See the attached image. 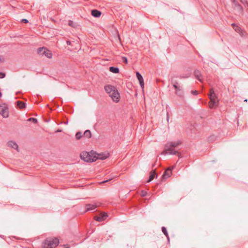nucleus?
<instances>
[{
	"instance_id": "dca6fc26",
	"label": "nucleus",
	"mask_w": 248,
	"mask_h": 248,
	"mask_svg": "<svg viewBox=\"0 0 248 248\" xmlns=\"http://www.w3.org/2000/svg\"><path fill=\"white\" fill-rule=\"evenodd\" d=\"M17 106L19 107L20 109H23L25 108L26 107V103L21 101H17L16 102Z\"/></svg>"
},
{
	"instance_id": "b1692460",
	"label": "nucleus",
	"mask_w": 248,
	"mask_h": 248,
	"mask_svg": "<svg viewBox=\"0 0 248 248\" xmlns=\"http://www.w3.org/2000/svg\"><path fill=\"white\" fill-rule=\"evenodd\" d=\"M190 74L187 73L185 76L180 75L179 77L181 78H188L190 77Z\"/></svg>"
},
{
	"instance_id": "58836bf2",
	"label": "nucleus",
	"mask_w": 248,
	"mask_h": 248,
	"mask_svg": "<svg viewBox=\"0 0 248 248\" xmlns=\"http://www.w3.org/2000/svg\"><path fill=\"white\" fill-rule=\"evenodd\" d=\"M61 130H58L56 131V132H61Z\"/></svg>"
},
{
	"instance_id": "aec40b11",
	"label": "nucleus",
	"mask_w": 248,
	"mask_h": 248,
	"mask_svg": "<svg viewBox=\"0 0 248 248\" xmlns=\"http://www.w3.org/2000/svg\"><path fill=\"white\" fill-rule=\"evenodd\" d=\"M84 136L87 138H90L92 137V133L89 130H86L83 134Z\"/></svg>"
},
{
	"instance_id": "39448f33",
	"label": "nucleus",
	"mask_w": 248,
	"mask_h": 248,
	"mask_svg": "<svg viewBox=\"0 0 248 248\" xmlns=\"http://www.w3.org/2000/svg\"><path fill=\"white\" fill-rule=\"evenodd\" d=\"M80 158L85 162H93L97 159L95 156H93L91 154L87 152H83L80 154Z\"/></svg>"
},
{
	"instance_id": "c756f323",
	"label": "nucleus",
	"mask_w": 248,
	"mask_h": 248,
	"mask_svg": "<svg viewBox=\"0 0 248 248\" xmlns=\"http://www.w3.org/2000/svg\"><path fill=\"white\" fill-rule=\"evenodd\" d=\"M122 60H123V61L124 62H125V63H127V59L126 57H122Z\"/></svg>"
},
{
	"instance_id": "7c9ffc66",
	"label": "nucleus",
	"mask_w": 248,
	"mask_h": 248,
	"mask_svg": "<svg viewBox=\"0 0 248 248\" xmlns=\"http://www.w3.org/2000/svg\"><path fill=\"white\" fill-rule=\"evenodd\" d=\"M191 93H192L193 94L195 95H196L198 94V92L196 90H195V91H191Z\"/></svg>"
},
{
	"instance_id": "473e14b6",
	"label": "nucleus",
	"mask_w": 248,
	"mask_h": 248,
	"mask_svg": "<svg viewBox=\"0 0 248 248\" xmlns=\"http://www.w3.org/2000/svg\"><path fill=\"white\" fill-rule=\"evenodd\" d=\"M73 21H72L71 20H70L69 21V26H73Z\"/></svg>"
},
{
	"instance_id": "4c0bfd02",
	"label": "nucleus",
	"mask_w": 248,
	"mask_h": 248,
	"mask_svg": "<svg viewBox=\"0 0 248 248\" xmlns=\"http://www.w3.org/2000/svg\"><path fill=\"white\" fill-rule=\"evenodd\" d=\"M109 180H108L104 181H103L102 183H104L107 182H108Z\"/></svg>"
},
{
	"instance_id": "412c9836",
	"label": "nucleus",
	"mask_w": 248,
	"mask_h": 248,
	"mask_svg": "<svg viewBox=\"0 0 248 248\" xmlns=\"http://www.w3.org/2000/svg\"><path fill=\"white\" fill-rule=\"evenodd\" d=\"M217 139V137L215 135H211L208 138V141L210 142H213L216 141Z\"/></svg>"
},
{
	"instance_id": "0eeeda50",
	"label": "nucleus",
	"mask_w": 248,
	"mask_h": 248,
	"mask_svg": "<svg viewBox=\"0 0 248 248\" xmlns=\"http://www.w3.org/2000/svg\"><path fill=\"white\" fill-rule=\"evenodd\" d=\"M173 87L175 89V94L180 97H184V92L182 88L179 85L177 82H175L173 84Z\"/></svg>"
},
{
	"instance_id": "c85d7f7f",
	"label": "nucleus",
	"mask_w": 248,
	"mask_h": 248,
	"mask_svg": "<svg viewBox=\"0 0 248 248\" xmlns=\"http://www.w3.org/2000/svg\"><path fill=\"white\" fill-rule=\"evenodd\" d=\"M235 30V31H236L237 32H239L240 31H241V28H239L238 26H236V27L234 29Z\"/></svg>"
},
{
	"instance_id": "a211bd4d",
	"label": "nucleus",
	"mask_w": 248,
	"mask_h": 248,
	"mask_svg": "<svg viewBox=\"0 0 248 248\" xmlns=\"http://www.w3.org/2000/svg\"><path fill=\"white\" fill-rule=\"evenodd\" d=\"M109 71L113 73L117 74L119 72V69L116 67L111 66L109 67Z\"/></svg>"
},
{
	"instance_id": "f03ea898",
	"label": "nucleus",
	"mask_w": 248,
	"mask_h": 248,
	"mask_svg": "<svg viewBox=\"0 0 248 248\" xmlns=\"http://www.w3.org/2000/svg\"><path fill=\"white\" fill-rule=\"evenodd\" d=\"M104 89L113 101L115 102L119 101L120 94L118 90L114 86L107 85L105 86Z\"/></svg>"
},
{
	"instance_id": "bb28decb",
	"label": "nucleus",
	"mask_w": 248,
	"mask_h": 248,
	"mask_svg": "<svg viewBox=\"0 0 248 248\" xmlns=\"http://www.w3.org/2000/svg\"><path fill=\"white\" fill-rule=\"evenodd\" d=\"M242 3L248 8V2L246 0H241Z\"/></svg>"
},
{
	"instance_id": "2eb2a0df",
	"label": "nucleus",
	"mask_w": 248,
	"mask_h": 248,
	"mask_svg": "<svg viewBox=\"0 0 248 248\" xmlns=\"http://www.w3.org/2000/svg\"><path fill=\"white\" fill-rule=\"evenodd\" d=\"M101 14H102L101 12H100V11H98L97 10H95V9L92 10L91 11L92 15L93 17H100L101 15Z\"/></svg>"
},
{
	"instance_id": "423d86ee",
	"label": "nucleus",
	"mask_w": 248,
	"mask_h": 248,
	"mask_svg": "<svg viewBox=\"0 0 248 248\" xmlns=\"http://www.w3.org/2000/svg\"><path fill=\"white\" fill-rule=\"evenodd\" d=\"M37 53L40 56H45L48 58H51L52 57L51 52L44 47H39L37 50Z\"/></svg>"
},
{
	"instance_id": "7ed1b4c3",
	"label": "nucleus",
	"mask_w": 248,
	"mask_h": 248,
	"mask_svg": "<svg viewBox=\"0 0 248 248\" xmlns=\"http://www.w3.org/2000/svg\"><path fill=\"white\" fill-rule=\"evenodd\" d=\"M210 102L209 103V107L210 108H213L215 106L217 105L218 99L216 93H215L213 88L210 89V93L209 94Z\"/></svg>"
},
{
	"instance_id": "ea45409f",
	"label": "nucleus",
	"mask_w": 248,
	"mask_h": 248,
	"mask_svg": "<svg viewBox=\"0 0 248 248\" xmlns=\"http://www.w3.org/2000/svg\"><path fill=\"white\" fill-rule=\"evenodd\" d=\"M245 101L247 102V99L245 100Z\"/></svg>"
},
{
	"instance_id": "72a5a7b5",
	"label": "nucleus",
	"mask_w": 248,
	"mask_h": 248,
	"mask_svg": "<svg viewBox=\"0 0 248 248\" xmlns=\"http://www.w3.org/2000/svg\"><path fill=\"white\" fill-rule=\"evenodd\" d=\"M146 194V192L144 191H142L141 196H145Z\"/></svg>"
},
{
	"instance_id": "4be33fe9",
	"label": "nucleus",
	"mask_w": 248,
	"mask_h": 248,
	"mask_svg": "<svg viewBox=\"0 0 248 248\" xmlns=\"http://www.w3.org/2000/svg\"><path fill=\"white\" fill-rule=\"evenodd\" d=\"M82 137V134L80 131L78 132L76 134V138L77 140H78L80 139Z\"/></svg>"
},
{
	"instance_id": "f8f14e48",
	"label": "nucleus",
	"mask_w": 248,
	"mask_h": 248,
	"mask_svg": "<svg viewBox=\"0 0 248 248\" xmlns=\"http://www.w3.org/2000/svg\"><path fill=\"white\" fill-rule=\"evenodd\" d=\"M232 2L234 5V8L241 13H242L243 11L242 6L235 0H233Z\"/></svg>"
},
{
	"instance_id": "6ab92c4d",
	"label": "nucleus",
	"mask_w": 248,
	"mask_h": 248,
	"mask_svg": "<svg viewBox=\"0 0 248 248\" xmlns=\"http://www.w3.org/2000/svg\"><path fill=\"white\" fill-rule=\"evenodd\" d=\"M161 230H162V232L167 237L168 240L169 241L170 238H169V236L167 229L165 227H162L161 228Z\"/></svg>"
},
{
	"instance_id": "5701e85b",
	"label": "nucleus",
	"mask_w": 248,
	"mask_h": 248,
	"mask_svg": "<svg viewBox=\"0 0 248 248\" xmlns=\"http://www.w3.org/2000/svg\"><path fill=\"white\" fill-rule=\"evenodd\" d=\"M136 77L139 81L141 80V79H143L142 76L139 72H136Z\"/></svg>"
},
{
	"instance_id": "4468645a",
	"label": "nucleus",
	"mask_w": 248,
	"mask_h": 248,
	"mask_svg": "<svg viewBox=\"0 0 248 248\" xmlns=\"http://www.w3.org/2000/svg\"><path fill=\"white\" fill-rule=\"evenodd\" d=\"M7 144H8V147H10L12 148L16 149L17 151H18V146L16 142H15L13 140H11V141H9Z\"/></svg>"
},
{
	"instance_id": "ddd939ff",
	"label": "nucleus",
	"mask_w": 248,
	"mask_h": 248,
	"mask_svg": "<svg viewBox=\"0 0 248 248\" xmlns=\"http://www.w3.org/2000/svg\"><path fill=\"white\" fill-rule=\"evenodd\" d=\"M195 78L200 82L202 81V76L201 74V72L198 70H195L194 72Z\"/></svg>"
},
{
	"instance_id": "f704fd0d",
	"label": "nucleus",
	"mask_w": 248,
	"mask_h": 248,
	"mask_svg": "<svg viewBox=\"0 0 248 248\" xmlns=\"http://www.w3.org/2000/svg\"><path fill=\"white\" fill-rule=\"evenodd\" d=\"M108 155H105V156H103V157H100V158L101 159H106V158L108 157Z\"/></svg>"
},
{
	"instance_id": "9b49d317",
	"label": "nucleus",
	"mask_w": 248,
	"mask_h": 248,
	"mask_svg": "<svg viewBox=\"0 0 248 248\" xmlns=\"http://www.w3.org/2000/svg\"><path fill=\"white\" fill-rule=\"evenodd\" d=\"M108 217L107 213H104L100 214L98 216L95 217V219L98 221H102L105 220Z\"/></svg>"
},
{
	"instance_id": "1a4fd4ad",
	"label": "nucleus",
	"mask_w": 248,
	"mask_h": 248,
	"mask_svg": "<svg viewBox=\"0 0 248 248\" xmlns=\"http://www.w3.org/2000/svg\"><path fill=\"white\" fill-rule=\"evenodd\" d=\"M174 169V167H169L164 172L162 178L163 179H167L170 177L172 174V170Z\"/></svg>"
},
{
	"instance_id": "e433bc0d",
	"label": "nucleus",
	"mask_w": 248,
	"mask_h": 248,
	"mask_svg": "<svg viewBox=\"0 0 248 248\" xmlns=\"http://www.w3.org/2000/svg\"><path fill=\"white\" fill-rule=\"evenodd\" d=\"M232 26L233 27V29H234L236 27V25L234 23H232Z\"/></svg>"
},
{
	"instance_id": "393cba45",
	"label": "nucleus",
	"mask_w": 248,
	"mask_h": 248,
	"mask_svg": "<svg viewBox=\"0 0 248 248\" xmlns=\"http://www.w3.org/2000/svg\"><path fill=\"white\" fill-rule=\"evenodd\" d=\"M139 82H140V86L141 88L142 89H143L144 88V83L143 78L142 79H141V80H140Z\"/></svg>"
},
{
	"instance_id": "6e6552de",
	"label": "nucleus",
	"mask_w": 248,
	"mask_h": 248,
	"mask_svg": "<svg viewBox=\"0 0 248 248\" xmlns=\"http://www.w3.org/2000/svg\"><path fill=\"white\" fill-rule=\"evenodd\" d=\"M0 114L4 118H7L9 116L8 107L6 104L0 105Z\"/></svg>"
},
{
	"instance_id": "a878e982",
	"label": "nucleus",
	"mask_w": 248,
	"mask_h": 248,
	"mask_svg": "<svg viewBox=\"0 0 248 248\" xmlns=\"http://www.w3.org/2000/svg\"><path fill=\"white\" fill-rule=\"evenodd\" d=\"M29 121H32L34 123H36L37 122V120L36 118H30L28 119Z\"/></svg>"
},
{
	"instance_id": "20e7f679",
	"label": "nucleus",
	"mask_w": 248,
	"mask_h": 248,
	"mask_svg": "<svg viewBox=\"0 0 248 248\" xmlns=\"http://www.w3.org/2000/svg\"><path fill=\"white\" fill-rule=\"evenodd\" d=\"M59 244L58 238H47L43 243L44 248H55Z\"/></svg>"
},
{
	"instance_id": "2f4dec72",
	"label": "nucleus",
	"mask_w": 248,
	"mask_h": 248,
	"mask_svg": "<svg viewBox=\"0 0 248 248\" xmlns=\"http://www.w3.org/2000/svg\"><path fill=\"white\" fill-rule=\"evenodd\" d=\"M21 22H23L24 23H28L29 22V21L27 19H22L21 20Z\"/></svg>"
},
{
	"instance_id": "cd10ccee",
	"label": "nucleus",
	"mask_w": 248,
	"mask_h": 248,
	"mask_svg": "<svg viewBox=\"0 0 248 248\" xmlns=\"http://www.w3.org/2000/svg\"><path fill=\"white\" fill-rule=\"evenodd\" d=\"M5 77V74L3 72H0V78H3Z\"/></svg>"
},
{
	"instance_id": "f3484780",
	"label": "nucleus",
	"mask_w": 248,
	"mask_h": 248,
	"mask_svg": "<svg viewBox=\"0 0 248 248\" xmlns=\"http://www.w3.org/2000/svg\"><path fill=\"white\" fill-rule=\"evenodd\" d=\"M155 176H157V175L156 174V172L155 170H153L151 172L148 182H151L152 181Z\"/></svg>"
},
{
	"instance_id": "9d476101",
	"label": "nucleus",
	"mask_w": 248,
	"mask_h": 248,
	"mask_svg": "<svg viewBox=\"0 0 248 248\" xmlns=\"http://www.w3.org/2000/svg\"><path fill=\"white\" fill-rule=\"evenodd\" d=\"M98 206V205L96 203L87 204L86 205V212L94 211Z\"/></svg>"
},
{
	"instance_id": "f257e3e1",
	"label": "nucleus",
	"mask_w": 248,
	"mask_h": 248,
	"mask_svg": "<svg viewBox=\"0 0 248 248\" xmlns=\"http://www.w3.org/2000/svg\"><path fill=\"white\" fill-rule=\"evenodd\" d=\"M181 144V141L178 140L176 141L168 142L165 145V149L161 153L162 155H166V154L176 155L179 153L175 151L173 148L176 147Z\"/></svg>"
},
{
	"instance_id": "c9c22d12",
	"label": "nucleus",
	"mask_w": 248,
	"mask_h": 248,
	"mask_svg": "<svg viewBox=\"0 0 248 248\" xmlns=\"http://www.w3.org/2000/svg\"><path fill=\"white\" fill-rule=\"evenodd\" d=\"M66 44L68 45H70L71 43L70 41L68 40L66 41Z\"/></svg>"
}]
</instances>
